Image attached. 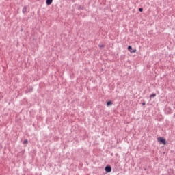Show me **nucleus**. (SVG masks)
<instances>
[{"instance_id": "nucleus-3", "label": "nucleus", "mask_w": 175, "mask_h": 175, "mask_svg": "<svg viewBox=\"0 0 175 175\" xmlns=\"http://www.w3.org/2000/svg\"><path fill=\"white\" fill-rule=\"evenodd\" d=\"M46 5H50L51 3H53V0H46Z\"/></svg>"}, {"instance_id": "nucleus-9", "label": "nucleus", "mask_w": 175, "mask_h": 175, "mask_svg": "<svg viewBox=\"0 0 175 175\" xmlns=\"http://www.w3.org/2000/svg\"><path fill=\"white\" fill-rule=\"evenodd\" d=\"M139 12H143V8H139Z\"/></svg>"}, {"instance_id": "nucleus-2", "label": "nucleus", "mask_w": 175, "mask_h": 175, "mask_svg": "<svg viewBox=\"0 0 175 175\" xmlns=\"http://www.w3.org/2000/svg\"><path fill=\"white\" fill-rule=\"evenodd\" d=\"M105 172L107 173H110L111 172V166H106L105 167Z\"/></svg>"}, {"instance_id": "nucleus-1", "label": "nucleus", "mask_w": 175, "mask_h": 175, "mask_svg": "<svg viewBox=\"0 0 175 175\" xmlns=\"http://www.w3.org/2000/svg\"><path fill=\"white\" fill-rule=\"evenodd\" d=\"M158 142H159L160 143H161V144H166V139H165V138L160 137L157 139Z\"/></svg>"}, {"instance_id": "nucleus-4", "label": "nucleus", "mask_w": 175, "mask_h": 175, "mask_svg": "<svg viewBox=\"0 0 175 175\" xmlns=\"http://www.w3.org/2000/svg\"><path fill=\"white\" fill-rule=\"evenodd\" d=\"M111 105H113V103L111 101H108L107 103V106H111Z\"/></svg>"}, {"instance_id": "nucleus-5", "label": "nucleus", "mask_w": 175, "mask_h": 175, "mask_svg": "<svg viewBox=\"0 0 175 175\" xmlns=\"http://www.w3.org/2000/svg\"><path fill=\"white\" fill-rule=\"evenodd\" d=\"M157 96V94L154 93L150 96V98H155Z\"/></svg>"}, {"instance_id": "nucleus-7", "label": "nucleus", "mask_w": 175, "mask_h": 175, "mask_svg": "<svg viewBox=\"0 0 175 175\" xmlns=\"http://www.w3.org/2000/svg\"><path fill=\"white\" fill-rule=\"evenodd\" d=\"M23 144H28V140H27V139H25V140L23 142Z\"/></svg>"}, {"instance_id": "nucleus-10", "label": "nucleus", "mask_w": 175, "mask_h": 175, "mask_svg": "<svg viewBox=\"0 0 175 175\" xmlns=\"http://www.w3.org/2000/svg\"><path fill=\"white\" fill-rule=\"evenodd\" d=\"M99 47H104L103 45H99Z\"/></svg>"}, {"instance_id": "nucleus-6", "label": "nucleus", "mask_w": 175, "mask_h": 175, "mask_svg": "<svg viewBox=\"0 0 175 175\" xmlns=\"http://www.w3.org/2000/svg\"><path fill=\"white\" fill-rule=\"evenodd\" d=\"M128 50H129V51H130V53H131V51H132V46H128Z\"/></svg>"}, {"instance_id": "nucleus-8", "label": "nucleus", "mask_w": 175, "mask_h": 175, "mask_svg": "<svg viewBox=\"0 0 175 175\" xmlns=\"http://www.w3.org/2000/svg\"><path fill=\"white\" fill-rule=\"evenodd\" d=\"M131 53H136V49L131 51Z\"/></svg>"}, {"instance_id": "nucleus-11", "label": "nucleus", "mask_w": 175, "mask_h": 175, "mask_svg": "<svg viewBox=\"0 0 175 175\" xmlns=\"http://www.w3.org/2000/svg\"><path fill=\"white\" fill-rule=\"evenodd\" d=\"M142 105L144 106V105H146V103H143Z\"/></svg>"}]
</instances>
